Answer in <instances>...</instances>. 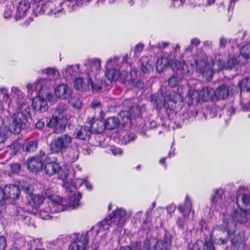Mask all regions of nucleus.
<instances>
[{
	"instance_id": "1",
	"label": "nucleus",
	"mask_w": 250,
	"mask_h": 250,
	"mask_svg": "<svg viewBox=\"0 0 250 250\" xmlns=\"http://www.w3.org/2000/svg\"><path fill=\"white\" fill-rule=\"evenodd\" d=\"M126 214L125 209L117 208L86 233L73 234L68 250H84L87 246L89 237L94 231L96 236L102 231L109 229L110 227L117 225L118 227L121 228L126 222Z\"/></svg>"
},
{
	"instance_id": "2",
	"label": "nucleus",
	"mask_w": 250,
	"mask_h": 250,
	"mask_svg": "<svg viewBox=\"0 0 250 250\" xmlns=\"http://www.w3.org/2000/svg\"><path fill=\"white\" fill-rule=\"evenodd\" d=\"M11 96L16 102L17 109L19 110L13 114L12 117L3 116L2 127H5L7 130L14 134H19L22 129L27 128L29 123L28 118L30 117L29 105L25 101L23 94L17 87L12 88Z\"/></svg>"
},
{
	"instance_id": "3",
	"label": "nucleus",
	"mask_w": 250,
	"mask_h": 250,
	"mask_svg": "<svg viewBox=\"0 0 250 250\" xmlns=\"http://www.w3.org/2000/svg\"><path fill=\"white\" fill-rule=\"evenodd\" d=\"M172 92L167 87H162L161 91L152 94L151 96L150 101L153 108L160 110L164 107L168 117L172 113Z\"/></svg>"
},
{
	"instance_id": "4",
	"label": "nucleus",
	"mask_w": 250,
	"mask_h": 250,
	"mask_svg": "<svg viewBox=\"0 0 250 250\" xmlns=\"http://www.w3.org/2000/svg\"><path fill=\"white\" fill-rule=\"evenodd\" d=\"M179 44H177L173 49V51H174L173 58V80L176 83L183 80L185 74L189 73L188 64L183 59L184 54H181Z\"/></svg>"
},
{
	"instance_id": "5",
	"label": "nucleus",
	"mask_w": 250,
	"mask_h": 250,
	"mask_svg": "<svg viewBox=\"0 0 250 250\" xmlns=\"http://www.w3.org/2000/svg\"><path fill=\"white\" fill-rule=\"evenodd\" d=\"M67 106L65 104H61L58 105L54 111L51 118L50 119L47 126L50 128H54V133L60 134L65 129L66 124L64 118L66 116Z\"/></svg>"
},
{
	"instance_id": "6",
	"label": "nucleus",
	"mask_w": 250,
	"mask_h": 250,
	"mask_svg": "<svg viewBox=\"0 0 250 250\" xmlns=\"http://www.w3.org/2000/svg\"><path fill=\"white\" fill-rule=\"evenodd\" d=\"M222 222V224L219 226V229L221 231L228 233V237L231 244V246L226 247L225 250H239L240 245L245 242L244 234L240 232L236 233L235 230L230 229L229 222L226 217H223Z\"/></svg>"
},
{
	"instance_id": "7",
	"label": "nucleus",
	"mask_w": 250,
	"mask_h": 250,
	"mask_svg": "<svg viewBox=\"0 0 250 250\" xmlns=\"http://www.w3.org/2000/svg\"><path fill=\"white\" fill-rule=\"evenodd\" d=\"M84 183L83 179H77L72 182H64L63 187L66 189L67 193L66 199L69 207L72 209L76 208L80 206V200L82 197V194L76 192V189L80 188Z\"/></svg>"
},
{
	"instance_id": "8",
	"label": "nucleus",
	"mask_w": 250,
	"mask_h": 250,
	"mask_svg": "<svg viewBox=\"0 0 250 250\" xmlns=\"http://www.w3.org/2000/svg\"><path fill=\"white\" fill-rule=\"evenodd\" d=\"M177 208L179 213H181V215L176 217L175 224L179 229L184 231L186 229V227L191 210V202L188 195L185 203L183 204L179 205Z\"/></svg>"
},
{
	"instance_id": "9",
	"label": "nucleus",
	"mask_w": 250,
	"mask_h": 250,
	"mask_svg": "<svg viewBox=\"0 0 250 250\" xmlns=\"http://www.w3.org/2000/svg\"><path fill=\"white\" fill-rule=\"evenodd\" d=\"M72 142V138L64 134L55 138L50 143L49 149L53 153H63L68 148Z\"/></svg>"
},
{
	"instance_id": "10",
	"label": "nucleus",
	"mask_w": 250,
	"mask_h": 250,
	"mask_svg": "<svg viewBox=\"0 0 250 250\" xmlns=\"http://www.w3.org/2000/svg\"><path fill=\"white\" fill-rule=\"evenodd\" d=\"M237 90V86L230 81L222 83L215 90L217 96V101L227 99L229 95L234 94V91Z\"/></svg>"
},
{
	"instance_id": "11",
	"label": "nucleus",
	"mask_w": 250,
	"mask_h": 250,
	"mask_svg": "<svg viewBox=\"0 0 250 250\" xmlns=\"http://www.w3.org/2000/svg\"><path fill=\"white\" fill-rule=\"evenodd\" d=\"M33 13L35 16L45 14L48 16H54L55 4L53 3L39 1L32 5Z\"/></svg>"
},
{
	"instance_id": "12",
	"label": "nucleus",
	"mask_w": 250,
	"mask_h": 250,
	"mask_svg": "<svg viewBox=\"0 0 250 250\" xmlns=\"http://www.w3.org/2000/svg\"><path fill=\"white\" fill-rule=\"evenodd\" d=\"M55 11L54 13V16L56 18L60 17L64 13L72 12L76 10L78 5L77 2L63 0L62 1H55Z\"/></svg>"
},
{
	"instance_id": "13",
	"label": "nucleus",
	"mask_w": 250,
	"mask_h": 250,
	"mask_svg": "<svg viewBox=\"0 0 250 250\" xmlns=\"http://www.w3.org/2000/svg\"><path fill=\"white\" fill-rule=\"evenodd\" d=\"M195 63L196 72L201 74L208 81H210L213 75L210 63L204 59L195 60Z\"/></svg>"
},
{
	"instance_id": "14",
	"label": "nucleus",
	"mask_w": 250,
	"mask_h": 250,
	"mask_svg": "<svg viewBox=\"0 0 250 250\" xmlns=\"http://www.w3.org/2000/svg\"><path fill=\"white\" fill-rule=\"evenodd\" d=\"M13 102L10 98L7 90L5 88H1L0 89V110L2 111L4 114L3 116L2 114L0 115L2 120L3 119V117L5 116V118H7V116L8 117L10 116V108Z\"/></svg>"
},
{
	"instance_id": "15",
	"label": "nucleus",
	"mask_w": 250,
	"mask_h": 250,
	"mask_svg": "<svg viewBox=\"0 0 250 250\" xmlns=\"http://www.w3.org/2000/svg\"><path fill=\"white\" fill-rule=\"evenodd\" d=\"M13 1L15 2L14 4L16 9L15 19L17 21L24 18L30 7V2L27 0H17V2L15 0H13Z\"/></svg>"
},
{
	"instance_id": "16",
	"label": "nucleus",
	"mask_w": 250,
	"mask_h": 250,
	"mask_svg": "<svg viewBox=\"0 0 250 250\" xmlns=\"http://www.w3.org/2000/svg\"><path fill=\"white\" fill-rule=\"evenodd\" d=\"M212 232L210 234V238H205L204 242L200 239H197L191 247L187 250H216L212 240Z\"/></svg>"
},
{
	"instance_id": "17",
	"label": "nucleus",
	"mask_w": 250,
	"mask_h": 250,
	"mask_svg": "<svg viewBox=\"0 0 250 250\" xmlns=\"http://www.w3.org/2000/svg\"><path fill=\"white\" fill-rule=\"evenodd\" d=\"M168 243L167 241H158L156 243L146 237L144 241V250H167Z\"/></svg>"
},
{
	"instance_id": "18",
	"label": "nucleus",
	"mask_w": 250,
	"mask_h": 250,
	"mask_svg": "<svg viewBox=\"0 0 250 250\" xmlns=\"http://www.w3.org/2000/svg\"><path fill=\"white\" fill-rule=\"evenodd\" d=\"M200 100L199 90L193 88L188 89L185 98V103L189 106L197 105Z\"/></svg>"
},
{
	"instance_id": "19",
	"label": "nucleus",
	"mask_w": 250,
	"mask_h": 250,
	"mask_svg": "<svg viewBox=\"0 0 250 250\" xmlns=\"http://www.w3.org/2000/svg\"><path fill=\"white\" fill-rule=\"evenodd\" d=\"M26 166L30 172L36 173L42 170L43 163L41 158L33 157L27 159Z\"/></svg>"
},
{
	"instance_id": "20",
	"label": "nucleus",
	"mask_w": 250,
	"mask_h": 250,
	"mask_svg": "<svg viewBox=\"0 0 250 250\" xmlns=\"http://www.w3.org/2000/svg\"><path fill=\"white\" fill-rule=\"evenodd\" d=\"M5 199L15 200L18 199L21 191L20 188L15 184L6 185L4 187Z\"/></svg>"
},
{
	"instance_id": "21",
	"label": "nucleus",
	"mask_w": 250,
	"mask_h": 250,
	"mask_svg": "<svg viewBox=\"0 0 250 250\" xmlns=\"http://www.w3.org/2000/svg\"><path fill=\"white\" fill-rule=\"evenodd\" d=\"M91 134L90 128L87 125L79 126L74 130L73 136L75 139L86 140L90 138Z\"/></svg>"
},
{
	"instance_id": "22",
	"label": "nucleus",
	"mask_w": 250,
	"mask_h": 250,
	"mask_svg": "<svg viewBox=\"0 0 250 250\" xmlns=\"http://www.w3.org/2000/svg\"><path fill=\"white\" fill-rule=\"evenodd\" d=\"M72 90L66 84L58 85L55 89V94L58 98L64 100L69 98L72 94Z\"/></svg>"
},
{
	"instance_id": "23",
	"label": "nucleus",
	"mask_w": 250,
	"mask_h": 250,
	"mask_svg": "<svg viewBox=\"0 0 250 250\" xmlns=\"http://www.w3.org/2000/svg\"><path fill=\"white\" fill-rule=\"evenodd\" d=\"M201 100L202 102L217 101V96L215 90L209 86H207L203 88L199 91Z\"/></svg>"
},
{
	"instance_id": "24",
	"label": "nucleus",
	"mask_w": 250,
	"mask_h": 250,
	"mask_svg": "<svg viewBox=\"0 0 250 250\" xmlns=\"http://www.w3.org/2000/svg\"><path fill=\"white\" fill-rule=\"evenodd\" d=\"M247 215H250V209L241 208L240 210L234 209L232 217L234 219H236L239 223L244 224L247 222Z\"/></svg>"
},
{
	"instance_id": "25",
	"label": "nucleus",
	"mask_w": 250,
	"mask_h": 250,
	"mask_svg": "<svg viewBox=\"0 0 250 250\" xmlns=\"http://www.w3.org/2000/svg\"><path fill=\"white\" fill-rule=\"evenodd\" d=\"M32 106L35 112L43 113L48 109L46 100L41 97L36 98L33 100Z\"/></svg>"
},
{
	"instance_id": "26",
	"label": "nucleus",
	"mask_w": 250,
	"mask_h": 250,
	"mask_svg": "<svg viewBox=\"0 0 250 250\" xmlns=\"http://www.w3.org/2000/svg\"><path fill=\"white\" fill-rule=\"evenodd\" d=\"M88 73V77L86 78L79 77L76 78L74 82V86L76 89L78 90H85L88 89L91 83V78L89 77Z\"/></svg>"
},
{
	"instance_id": "27",
	"label": "nucleus",
	"mask_w": 250,
	"mask_h": 250,
	"mask_svg": "<svg viewBox=\"0 0 250 250\" xmlns=\"http://www.w3.org/2000/svg\"><path fill=\"white\" fill-rule=\"evenodd\" d=\"M47 82V79L41 78L37 80L34 85L31 84H28L27 88L28 89V92L32 93L34 88L37 93H41L42 91L45 90L47 88V85L45 84Z\"/></svg>"
},
{
	"instance_id": "28",
	"label": "nucleus",
	"mask_w": 250,
	"mask_h": 250,
	"mask_svg": "<svg viewBox=\"0 0 250 250\" xmlns=\"http://www.w3.org/2000/svg\"><path fill=\"white\" fill-rule=\"evenodd\" d=\"M27 201L32 207L37 208L43 203L45 196L42 194H31L27 196Z\"/></svg>"
},
{
	"instance_id": "29",
	"label": "nucleus",
	"mask_w": 250,
	"mask_h": 250,
	"mask_svg": "<svg viewBox=\"0 0 250 250\" xmlns=\"http://www.w3.org/2000/svg\"><path fill=\"white\" fill-rule=\"evenodd\" d=\"M168 67L172 68L171 59L170 60L167 56H164L158 59L156 63L157 71L159 73L163 72Z\"/></svg>"
},
{
	"instance_id": "30",
	"label": "nucleus",
	"mask_w": 250,
	"mask_h": 250,
	"mask_svg": "<svg viewBox=\"0 0 250 250\" xmlns=\"http://www.w3.org/2000/svg\"><path fill=\"white\" fill-rule=\"evenodd\" d=\"M50 205L52 208V211L53 212H61L64 210V208L63 205V201L62 198L58 196H50Z\"/></svg>"
},
{
	"instance_id": "31",
	"label": "nucleus",
	"mask_w": 250,
	"mask_h": 250,
	"mask_svg": "<svg viewBox=\"0 0 250 250\" xmlns=\"http://www.w3.org/2000/svg\"><path fill=\"white\" fill-rule=\"evenodd\" d=\"M101 61L98 58H93L88 60L87 62L84 63V65L88 71H94V73H98L101 68ZM89 73V72H88Z\"/></svg>"
},
{
	"instance_id": "32",
	"label": "nucleus",
	"mask_w": 250,
	"mask_h": 250,
	"mask_svg": "<svg viewBox=\"0 0 250 250\" xmlns=\"http://www.w3.org/2000/svg\"><path fill=\"white\" fill-rule=\"evenodd\" d=\"M104 129L113 130L118 127L121 124L120 119L115 116L107 118L103 121Z\"/></svg>"
},
{
	"instance_id": "33",
	"label": "nucleus",
	"mask_w": 250,
	"mask_h": 250,
	"mask_svg": "<svg viewBox=\"0 0 250 250\" xmlns=\"http://www.w3.org/2000/svg\"><path fill=\"white\" fill-rule=\"evenodd\" d=\"M90 86L93 91H96L97 92H101L109 89L110 84H107L105 81H103V80L101 81H98L96 83L91 80Z\"/></svg>"
},
{
	"instance_id": "34",
	"label": "nucleus",
	"mask_w": 250,
	"mask_h": 250,
	"mask_svg": "<svg viewBox=\"0 0 250 250\" xmlns=\"http://www.w3.org/2000/svg\"><path fill=\"white\" fill-rule=\"evenodd\" d=\"M106 72L105 75L110 83L112 81H115L118 80L120 75L119 72L115 68L110 67H106Z\"/></svg>"
},
{
	"instance_id": "35",
	"label": "nucleus",
	"mask_w": 250,
	"mask_h": 250,
	"mask_svg": "<svg viewBox=\"0 0 250 250\" xmlns=\"http://www.w3.org/2000/svg\"><path fill=\"white\" fill-rule=\"evenodd\" d=\"M91 133H101L104 130L103 121L99 120H92L89 127Z\"/></svg>"
},
{
	"instance_id": "36",
	"label": "nucleus",
	"mask_w": 250,
	"mask_h": 250,
	"mask_svg": "<svg viewBox=\"0 0 250 250\" xmlns=\"http://www.w3.org/2000/svg\"><path fill=\"white\" fill-rule=\"evenodd\" d=\"M210 65L211 70L213 71V74L215 73H219L221 71L225 69V62L222 59L212 60Z\"/></svg>"
},
{
	"instance_id": "37",
	"label": "nucleus",
	"mask_w": 250,
	"mask_h": 250,
	"mask_svg": "<svg viewBox=\"0 0 250 250\" xmlns=\"http://www.w3.org/2000/svg\"><path fill=\"white\" fill-rule=\"evenodd\" d=\"M79 67L80 65L78 64L68 66L62 72L63 77L69 79V78H71L73 76H75L79 69Z\"/></svg>"
},
{
	"instance_id": "38",
	"label": "nucleus",
	"mask_w": 250,
	"mask_h": 250,
	"mask_svg": "<svg viewBox=\"0 0 250 250\" xmlns=\"http://www.w3.org/2000/svg\"><path fill=\"white\" fill-rule=\"evenodd\" d=\"M39 142L37 140H33L28 141L22 147L24 152L32 153L35 152L38 148Z\"/></svg>"
},
{
	"instance_id": "39",
	"label": "nucleus",
	"mask_w": 250,
	"mask_h": 250,
	"mask_svg": "<svg viewBox=\"0 0 250 250\" xmlns=\"http://www.w3.org/2000/svg\"><path fill=\"white\" fill-rule=\"evenodd\" d=\"M59 168H60L59 164L55 162H50L45 165L44 169L47 175L52 176L57 173Z\"/></svg>"
},
{
	"instance_id": "40",
	"label": "nucleus",
	"mask_w": 250,
	"mask_h": 250,
	"mask_svg": "<svg viewBox=\"0 0 250 250\" xmlns=\"http://www.w3.org/2000/svg\"><path fill=\"white\" fill-rule=\"evenodd\" d=\"M237 89L242 91H246L250 92V78L245 77L240 80L238 84Z\"/></svg>"
},
{
	"instance_id": "41",
	"label": "nucleus",
	"mask_w": 250,
	"mask_h": 250,
	"mask_svg": "<svg viewBox=\"0 0 250 250\" xmlns=\"http://www.w3.org/2000/svg\"><path fill=\"white\" fill-rule=\"evenodd\" d=\"M185 98L180 94H173V103L175 104V108L182 109L185 105Z\"/></svg>"
},
{
	"instance_id": "42",
	"label": "nucleus",
	"mask_w": 250,
	"mask_h": 250,
	"mask_svg": "<svg viewBox=\"0 0 250 250\" xmlns=\"http://www.w3.org/2000/svg\"><path fill=\"white\" fill-rule=\"evenodd\" d=\"M26 213L22 208H17L13 214V216L15 220L22 221L23 219L28 220L30 219V216H27Z\"/></svg>"
},
{
	"instance_id": "43",
	"label": "nucleus",
	"mask_w": 250,
	"mask_h": 250,
	"mask_svg": "<svg viewBox=\"0 0 250 250\" xmlns=\"http://www.w3.org/2000/svg\"><path fill=\"white\" fill-rule=\"evenodd\" d=\"M128 112L130 114L132 118L133 119H139L140 115L142 114L143 109L141 108L138 105H134L131 106Z\"/></svg>"
},
{
	"instance_id": "44",
	"label": "nucleus",
	"mask_w": 250,
	"mask_h": 250,
	"mask_svg": "<svg viewBox=\"0 0 250 250\" xmlns=\"http://www.w3.org/2000/svg\"><path fill=\"white\" fill-rule=\"evenodd\" d=\"M125 134L123 136L122 139V143L126 145L130 142L134 141L137 137L136 134L134 132L130 131L125 132Z\"/></svg>"
},
{
	"instance_id": "45",
	"label": "nucleus",
	"mask_w": 250,
	"mask_h": 250,
	"mask_svg": "<svg viewBox=\"0 0 250 250\" xmlns=\"http://www.w3.org/2000/svg\"><path fill=\"white\" fill-rule=\"evenodd\" d=\"M79 157V150L77 147L76 148H71L67 155V160L69 163L75 162Z\"/></svg>"
},
{
	"instance_id": "46",
	"label": "nucleus",
	"mask_w": 250,
	"mask_h": 250,
	"mask_svg": "<svg viewBox=\"0 0 250 250\" xmlns=\"http://www.w3.org/2000/svg\"><path fill=\"white\" fill-rule=\"evenodd\" d=\"M119 116L124 124L131 123V121L133 120L131 116H130V114L127 110H123L121 111L119 113Z\"/></svg>"
},
{
	"instance_id": "47",
	"label": "nucleus",
	"mask_w": 250,
	"mask_h": 250,
	"mask_svg": "<svg viewBox=\"0 0 250 250\" xmlns=\"http://www.w3.org/2000/svg\"><path fill=\"white\" fill-rule=\"evenodd\" d=\"M238 61L236 58L233 57L228 59L226 63H225V69L231 70L238 65Z\"/></svg>"
},
{
	"instance_id": "48",
	"label": "nucleus",
	"mask_w": 250,
	"mask_h": 250,
	"mask_svg": "<svg viewBox=\"0 0 250 250\" xmlns=\"http://www.w3.org/2000/svg\"><path fill=\"white\" fill-rule=\"evenodd\" d=\"M153 70V64L152 62L148 61L143 62L141 63V71L144 73L150 72Z\"/></svg>"
},
{
	"instance_id": "49",
	"label": "nucleus",
	"mask_w": 250,
	"mask_h": 250,
	"mask_svg": "<svg viewBox=\"0 0 250 250\" xmlns=\"http://www.w3.org/2000/svg\"><path fill=\"white\" fill-rule=\"evenodd\" d=\"M69 102L71 105L75 109H79L81 108L82 103L78 97L72 96L71 95Z\"/></svg>"
},
{
	"instance_id": "50",
	"label": "nucleus",
	"mask_w": 250,
	"mask_h": 250,
	"mask_svg": "<svg viewBox=\"0 0 250 250\" xmlns=\"http://www.w3.org/2000/svg\"><path fill=\"white\" fill-rule=\"evenodd\" d=\"M240 55L245 59L250 58V44H245L241 48Z\"/></svg>"
},
{
	"instance_id": "51",
	"label": "nucleus",
	"mask_w": 250,
	"mask_h": 250,
	"mask_svg": "<svg viewBox=\"0 0 250 250\" xmlns=\"http://www.w3.org/2000/svg\"><path fill=\"white\" fill-rule=\"evenodd\" d=\"M14 5L15 4L13 3H10L9 4L6 5L3 13V16L5 18L7 19L12 17L15 8Z\"/></svg>"
},
{
	"instance_id": "52",
	"label": "nucleus",
	"mask_w": 250,
	"mask_h": 250,
	"mask_svg": "<svg viewBox=\"0 0 250 250\" xmlns=\"http://www.w3.org/2000/svg\"><path fill=\"white\" fill-rule=\"evenodd\" d=\"M119 58L114 57L113 58L109 59L106 62V67H110L111 68H115L116 69H118V64L119 63Z\"/></svg>"
},
{
	"instance_id": "53",
	"label": "nucleus",
	"mask_w": 250,
	"mask_h": 250,
	"mask_svg": "<svg viewBox=\"0 0 250 250\" xmlns=\"http://www.w3.org/2000/svg\"><path fill=\"white\" fill-rule=\"evenodd\" d=\"M212 232V235H213V230L212 231H211L210 233H209V235H210V234ZM212 236L213 235H212V241H213V245H214V248H215V246H214V244H218L219 245H225L226 244L227 242L229 240V237H228V233H227V236L224 238H220L218 239V241H217V242H215V240L213 239L212 238ZM208 238V239H209V238L207 236V237H205L204 238ZM209 238H210V236H209ZM203 242L205 241V239H204V240H202Z\"/></svg>"
},
{
	"instance_id": "54",
	"label": "nucleus",
	"mask_w": 250,
	"mask_h": 250,
	"mask_svg": "<svg viewBox=\"0 0 250 250\" xmlns=\"http://www.w3.org/2000/svg\"><path fill=\"white\" fill-rule=\"evenodd\" d=\"M56 174H58L59 179H61L62 181H65L68 178V172L63 170L60 167L58 170H57Z\"/></svg>"
},
{
	"instance_id": "55",
	"label": "nucleus",
	"mask_w": 250,
	"mask_h": 250,
	"mask_svg": "<svg viewBox=\"0 0 250 250\" xmlns=\"http://www.w3.org/2000/svg\"><path fill=\"white\" fill-rule=\"evenodd\" d=\"M21 187L22 191L26 194V197L27 196L31 195V194H32V188L30 185H29L27 183L22 184L21 185Z\"/></svg>"
},
{
	"instance_id": "56",
	"label": "nucleus",
	"mask_w": 250,
	"mask_h": 250,
	"mask_svg": "<svg viewBox=\"0 0 250 250\" xmlns=\"http://www.w3.org/2000/svg\"><path fill=\"white\" fill-rule=\"evenodd\" d=\"M242 201L244 205H245V208L250 209V195L244 193L242 196Z\"/></svg>"
},
{
	"instance_id": "57",
	"label": "nucleus",
	"mask_w": 250,
	"mask_h": 250,
	"mask_svg": "<svg viewBox=\"0 0 250 250\" xmlns=\"http://www.w3.org/2000/svg\"><path fill=\"white\" fill-rule=\"evenodd\" d=\"M222 195L220 193V189H216L215 191V194L212 195L211 198V203L215 204L218 200H222Z\"/></svg>"
},
{
	"instance_id": "58",
	"label": "nucleus",
	"mask_w": 250,
	"mask_h": 250,
	"mask_svg": "<svg viewBox=\"0 0 250 250\" xmlns=\"http://www.w3.org/2000/svg\"><path fill=\"white\" fill-rule=\"evenodd\" d=\"M184 86L173 84V94H180L182 95Z\"/></svg>"
},
{
	"instance_id": "59",
	"label": "nucleus",
	"mask_w": 250,
	"mask_h": 250,
	"mask_svg": "<svg viewBox=\"0 0 250 250\" xmlns=\"http://www.w3.org/2000/svg\"><path fill=\"white\" fill-rule=\"evenodd\" d=\"M11 171L14 173H19L21 169V165L19 163H14L10 165Z\"/></svg>"
},
{
	"instance_id": "60",
	"label": "nucleus",
	"mask_w": 250,
	"mask_h": 250,
	"mask_svg": "<svg viewBox=\"0 0 250 250\" xmlns=\"http://www.w3.org/2000/svg\"><path fill=\"white\" fill-rule=\"evenodd\" d=\"M131 250H144V246L142 247L141 241H136L131 243L130 247Z\"/></svg>"
},
{
	"instance_id": "61",
	"label": "nucleus",
	"mask_w": 250,
	"mask_h": 250,
	"mask_svg": "<svg viewBox=\"0 0 250 250\" xmlns=\"http://www.w3.org/2000/svg\"><path fill=\"white\" fill-rule=\"evenodd\" d=\"M46 73L49 76H52L53 79L57 78L59 72L55 69L49 68L46 70Z\"/></svg>"
},
{
	"instance_id": "62",
	"label": "nucleus",
	"mask_w": 250,
	"mask_h": 250,
	"mask_svg": "<svg viewBox=\"0 0 250 250\" xmlns=\"http://www.w3.org/2000/svg\"><path fill=\"white\" fill-rule=\"evenodd\" d=\"M20 144L17 142H14L11 146V149H12V153L13 154H15L18 150L20 149Z\"/></svg>"
},
{
	"instance_id": "63",
	"label": "nucleus",
	"mask_w": 250,
	"mask_h": 250,
	"mask_svg": "<svg viewBox=\"0 0 250 250\" xmlns=\"http://www.w3.org/2000/svg\"><path fill=\"white\" fill-rule=\"evenodd\" d=\"M92 109H96L101 107V102L98 99H94L91 104Z\"/></svg>"
},
{
	"instance_id": "64",
	"label": "nucleus",
	"mask_w": 250,
	"mask_h": 250,
	"mask_svg": "<svg viewBox=\"0 0 250 250\" xmlns=\"http://www.w3.org/2000/svg\"><path fill=\"white\" fill-rule=\"evenodd\" d=\"M199 226L201 231H203V229L208 230L209 228L207 226V223L204 219H202L199 223Z\"/></svg>"
}]
</instances>
